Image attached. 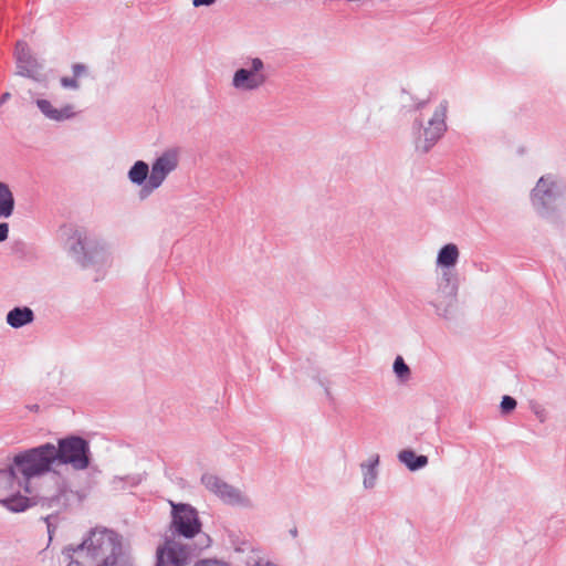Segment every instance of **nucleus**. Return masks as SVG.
<instances>
[{
    "label": "nucleus",
    "instance_id": "nucleus-1",
    "mask_svg": "<svg viewBox=\"0 0 566 566\" xmlns=\"http://www.w3.org/2000/svg\"><path fill=\"white\" fill-rule=\"evenodd\" d=\"M62 555L66 566H135L119 534L111 530H93L76 546H66Z\"/></svg>",
    "mask_w": 566,
    "mask_h": 566
},
{
    "label": "nucleus",
    "instance_id": "nucleus-2",
    "mask_svg": "<svg viewBox=\"0 0 566 566\" xmlns=\"http://www.w3.org/2000/svg\"><path fill=\"white\" fill-rule=\"evenodd\" d=\"M13 464L24 481V493L32 494L31 480L50 472L56 464L54 444L46 442L25 450L13 458Z\"/></svg>",
    "mask_w": 566,
    "mask_h": 566
},
{
    "label": "nucleus",
    "instance_id": "nucleus-3",
    "mask_svg": "<svg viewBox=\"0 0 566 566\" xmlns=\"http://www.w3.org/2000/svg\"><path fill=\"white\" fill-rule=\"evenodd\" d=\"M56 464L70 465L74 471L87 470L93 461L90 442L75 434L57 440L54 444Z\"/></svg>",
    "mask_w": 566,
    "mask_h": 566
},
{
    "label": "nucleus",
    "instance_id": "nucleus-4",
    "mask_svg": "<svg viewBox=\"0 0 566 566\" xmlns=\"http://www.w3.org/2000/svg\"><path fill=\"white\" fill-rule=\"evenodd\" d=\"M447 113L448 102L442 101L434 109L431 118L423 125L422 120L416 118L412 124L413 130L417 132L415 146L417 151L422 154L429 153L432 147L442 138L447 132Z\"/></svg>",
    "mask_w": 566,
    "mask_h": 566
},
{
    "label": "nucleus",
    "instance_id": "nucleus-5",
    "mask_svg": "<svg viewBox=\"0 0 566 566\" xmlns=\"http://www.w3.org/2000/svg\"><path fill=\"white\" fill-rule=\"evenodd\" d=\"M24 481L12 463L0 470V503L12 512H23L34 504L33 499L23 495Z\"/></svg>",
    "mask_w": 566,
    "mask_h": 566
},
{
    "label": "nucleus",
    "instance_id": "nucleus-6",
    "mask_svg": "<svg viewBox=\"0 0 566 566\" xmlns=\"http://www.w3.org/2000/svg\"><path fill=\"white\" fill-rule=\"evenodd\" d=\"M71 250L76 261L83 268H92L96 271V281L104 270L111 265L112 259L106 248L97 241L83 235L81 232L75 233V242L72 244Z\"/></svg>",
    "mask_w": 566,
    "mask_h": 566
},
{
    "label": "nucleus",
    "instance_id": "nucleus-7",
    "mask_svg": "<svg viewBox=\"0 0 566 566\" xmlns=\"http://www.w3.org/2000/svg\"><path fill=\"white\" fill-rule=\"evenodd\" d=\"M268 80L263 60L249 56L244 60L243 66L233 73L231 86L240 93H251L263 87Z\"/></svg>",
    "mask_w": 566,
    "mask_h": 566
},
{
    "label": "nucleus",
    "instance_id": "nucleus-8",
    "mask_svg": "<svg viewBox=\"0 0 566 566\" xmlns=\"http://www.w3.org/2000/svg\"><path fill=\"white\" fill-rule=\"evenodd\" d=\"M564 190V185L556 176H542L531 193L533 207L542 216L549 214L555 210V203Z\"/></svg>",
    "mask_w": 566,
    "mask_h": 566
},
{
    "label": "nucleus",
    "instance_id": "nucleus-9",
    "mask_svg": "<svg viewBox=\"0 0 566 566\" xmlns=\"http://www.w3.org/2000/svg\"><path fill=\"white\" fill-rule=\"evenodd\" d=\"M179 158L176 149H168L158 156L150 168V175L147 182L142 187L139 197L147 198L156 189H158L166 178L178 167Z\"/></svg>",
    "mask_w": 566,
    "mask_h": 566
},
{
    "label": "nucleus",
    "instance_id": "nucleus-10",
    "mask_svg": "<svg viewBox=\"0 0 566 566\" xmlns=\"http://www.w3.org/2000/svg\"><path fill=\"white\" fill-rule=\"evenodd\" d=\"M171 528L175 534L192 538L201 531L198 512L190 504L171 502Z\"/></svg>",
    "mask_w": 566,
    "mask_h": 566
},
{
    "label": "nucleus",
    "instance_id": "nucleus-11",
    "mask_svg": "<svg viewBox=\"0 0 566 566\" xmlns=\"http://www.w3.org/2000/svg\"><path fill=\"white\" fill-rule=\"evenodd\" d=\"M201 482L207 490L216 494L227 504L242 507L251 506V501L245 494L214 474L205 473L201 476Z\"/></svg>",
    "mask_w": 566,
    "mask_h": 566
},
{
    "label": "nucleus",
    "instance_id": "nucleus-12",
    "mask_svg": "<svg viewBox=\"0 0 566 566\" xmlns=\"http://www.w3.org/2000/svg\"><path fill=\"white\" fill-rule=\"evenodd\" d=\"M457 290V284L451 280L450 274L443 273L437 289L429 296V303L439 315L447 316L448 307L455 301Z\"/></svg>",
    "mask_w": 566,
    "mask_h": 566
},
{
    "label": "nucleus",
    "instance_id": "nucleus-13",
    "mask_svg": "<svg viewBox=\"0 0 566 566\" xmlns=\"http://www.w3.org/2000/svg\"><path fill=\"white\" fill-rule=\"evenodd\" d=\"M14 54L19 75L32 78L36 82L43 81L41 65L38 63L36 59L31 55L25 42L19 41L17 43Z\"/></svg>",
    "mask_w": 566,
    "mask_h": 566
},
{
    "label": "nucleus",
    "instance_id": "nucleus-14",
    "mask_svg": "<svg viewBox=\"0 0 566 566\" xmlns=\"http://www.w3.org/2000/svg\"><path fill=\"white\" fill-rule=\"evenodd\" d=\"M189 555L188 546L175 541H167L164 547L157 549L156 566H185Z\"/></svg>",
    "mask_w": 566,
    "mask_h": 566
},
{
    "label": "nucleus",
    "instance_id": "nucleus-15",
    "mask_svg": "<svg viewBox=\"0 0 566 566\" xmlns=\"http://www.w3.org/2000/svg\"><path fill=\"white\" fill-rule=\"evenodd\" d=\"M35 104L40 112L51 120L63 122L75 116L74 108L71 104H67L62 108H56L50 101L44 98L36 99Z\"/></svg>",
    "mask_w": 566,
    "mask_h": 566
},
{
    "label": "nucleus",
    "instance_id": "nucleus-16",
    "mask_svg": "<svg viewBox=\"0 0 566 566\" xmlns=\"http://www.w3.org/2000/svg\"><path fill=\"white\" fill-rule=\"evenodd\" d=\"M34 321V313L30 307H14L7 314V323L13 328H21Z\"/></svg>",
    "mask_w": 566,
    "mask_h": 566
},
{
    "label": "nucleus",
    "instance_id": "nucleus-17",
    "mask_svg": "<svg viewBox=\"0 0 566 566\" xmlns=\"http://www.w3.org/2000/svg\"><path fill=\"white\" fill-rule=\"evenodd\" d=\"M75 500H78L77 492L71 490L67 483L63 481L59 484L56 493L50 497V506L56 505L66 509Z\"/></svg>",
    "mask_w": 566,
    "mask_h": 566
},
{
    "label": "nucleus",
    "instance_id": "nucleus-18",
    "mask_svg": "<svg viewBox=\"0 0 566 566\" xmlns=\"http://www.w3.org/2000/svg\"><path fill=\"white\" fill-rule=\"evenodd\" d=\"M379 464V455L373 454L366 462L360 464V469L363 471L364 480L363 484L366 489H371L376 484V480L378 476L377 467Z\"/></svg>",
    "mask_w": 566,
    "mask_h": 566
},
{
    "label": "nucleus",
    "instance_id": "nucleus-19",
    "mask_svg": "<svg viewBox=\"0 0 566 566\" xmlns=\"http://www.w3.org/2000/svg\"><path fill=\"white\" fill-rule=\"evenodd\" d=\"M14 211V197L10 187L0 181V219H8Z\"/></svg>",
    "mask_w": 566,
    "mask_h": 566
},
{
    "label": "nucleus",
    "instance_id": "nucleus-20",
    "mask_svg": "<svg viewBox=\"0 0 566 566\" xmlns=\"http://www.w3.org/2000/svg\"><path fill=\"white\" fill-rule=\"evenodd\" d=\"M459 259V249L454 243L443 245L437 255V264L442 268L454 266Z\"/></svg>",
    "mask_w": 566,
    "mask_h": 566
},
{
    "label": "nucleus",
    "instance_id": "nucleus-21",
    "mask_svg": "<svg viewBox=\"0 0 566 566\" xmlns=\"http://www.w3.org/2000/svg\"><path fill=\"white\" fill-rule=\"evenodd\" d=\"M150 168L144 160H137L128 170L127 177L134 185L143 186L147 182Z\"/></svg>",
    "mask_w": 566,
    "mask_h": 566
},
{
    "label": "nucleus",
    "instance_id": "nucleus-22",
    "mask_svg": "<svg viewBox=\"0 0 566 566\" xmlns=\"http://www.w3.org/2000/svg\"><path fill=\"white\" fill-rule=\"evenodd\" d=\"M398 459L410 471H417L428 464V458L426 455H417L412 450L409 449L400 451Z\"/></svg>",
    "mask_w": 566,
    "mask_h": 566
},
{
    "label": "nucleus",
    "instance_id": "nucleus-23",
    "mask_svg": "<svg viewBox=\"0 0 566 566\" xmlns=\"http://www.w3.org/2000/svg\"><path fill=\"white\" fill-rule=\"evenodd\" d=\"M394 371L397 375V377L400 379H405V378L409 377L410 369L401 356L396 357V359L394 361Z\"/></svg>",
    "mask_w": 566,
    "mask_h": 566
},
{
    "label": "nucleus",
    "instance_id": "nucleus-24",
    "mask_svg": "<svg viewBox=\"0 0 566 566\" xmlns=\"http://www.w3.org/2000/svg\"><path fill=\"white\" fill-rule=\"evenodd\" d=\"M516 400L511 397V396H503L502 398V401H501V411L503 413H510L511 411H513L515 408H516Z\"/></svg>",
    "mask_w": 566,
    "mask_h": 566
},
{
    "label": "nucleus",
    "instance_id": "nucleus-25",
    "mask_svg": "<svg viewBox=\"0 0 566 566\" xmlns=\"http://www.w3.org/2000/svg\"><path fill=\"white\" fill-rule=\"evenodd\" d=\"M61 86L64 88L77 90L80 87L78 81L73 77L63 76L60 78Z\"/></svg>",
    "mask_w": 566,
    "mask_h": 566
},
{
    "label": "nucleus",
    "instance_id": "nucleus-26",
    "mask_svg": "<svg viewBox=\"0 0 566 566\" xmlns=\"http://www.w3.org/2000/svg\"><path fill=\"white\" fill-rule=\"evenodd\" d=\"M195 566H230L228 563L218 559H200Z\"/></svg>",
    "mask_w": 566,
    "mask_h": 566
},
{
    "label": "nucleus",
    "instance_id": "nucleus-27",
    "mask_svg": "<svg viewBox=\"0 0 566 566\" xmlns=\"http://www.w3.org/2000/svg\"><path fill=\"white\" fill-rule=\"evenodd\" d=\"M73 76L77 80L78 77L83 76L87 72L86 65L82 63H75L72 65Z\"/></svg>",
    "mask_w": 566,
    "mask_h": 566
},
{
    "label": "nucleus",
    "instance_id": "nucleus-28",
    "mask_svg": "<svg viewBox=\"0 0 566 566\" xmlns=\"http://www.w3.org/2000/svg\"><path fill=\"white\" fill-rule=\"evenodd\" d=\"M532 410L534 412V415L536 416V418L541 421V422H544L547 418V415H546V410L545 408H543L542 406L539 405H535L532 407Z\"/></svg>",
    "mask_w": 566,
    "mask_h": 566
},
{
    "label": "nucleus",
    "instance_id": "nucleus-29",
    "mask_svg": "<svg viewBox=\"0 0 566 566\" xmlns=\"http://www.w3.org/2000/svg\"><path fill=\"white\" fill-rule=\"evenodd\" d=\"M9 235V224L6 222L0 223V242H3L8 239Z\"/></svg>",
    "mask_w": 566,
    "mask_h": 566
},
{
    "label": "nucleus",
    "instance_id": "nucleus-30",
    "mask_svg": "<svg viewBox=\"0 0 566 566\" xmlns=\"http://www.w3.org/2000/svg\"><path fill=\"white\" fill-rule=\"evenodd\" d=\"M216 2H217V0H192V6L195 8L210 7V6L214 4Z\"/></svg>",
    "mask_w": 566,
    "mask_h": 566
},
{
    "label": "nucleus",
    "instance_id": "nucleus-31",
    "mask_svg": "<svg viewBox=\"0 0 566 566\" xmlns=\"http://www.w3.org/2000/svg\"><path fill=\"white\" fill-rule=\"evenodd\" d=\"M11 95L10 93L6 92L0 96V105H3L10 99Z\"/></svg>",
    "mask_w": 566,
    "mask_h": 566
},
{
    "label": "nucleus",
    "instance_id": "nucleus-32",
    "mask_svg": "<svg viewBox=\"0 0 566 566\" xmlns=\"http://www.w3.org/2000/svg\"><path fill=\"white\" fill-rule=\"evenodd\" d=\"M428 101H420L415 105L416 109H422L427 105Z\"/></svg>",
    "mask_w": 566,
    "mask_h": 566
},
{
    "label": "nucleus",
    "instance_id": "nucleus-33",
    "mask_svg": "<svg viewBox=\"0 0 566 566\" xmlns=\"http://www.w3.org/2000/svg\"><path fill=\"white\" fill-rule=\"evenodd\" d=\"M51 518H52V516L46 517L48 532H49V534H50V535L52 534V528H51V527H52Z\"/></svg>",
    "mask_w": 566,
    "mask_h": 566
},
{
    "label": "nucleus",
    "instance_id": "nucleus-34",
    "mask_svg": "<svg viewBox=\"0 0 566 566\" xmlns=\"http://www.w3.org/2000/svg\"><path fill=\"white\" fill-rule=\"evenodd\" d=\"M290 534L292 537H296L297 536V528L296 527H293L290 530Z\"/></svg>",
    "mask_w": 566,
    "mask_h": 566
},
{
    "label": "nucleus",
    "instance_id": "nucleus-35",
    "mask_svg": "<svg viewBox=\"0 0 566 566\" xmlns=\"http://www.w3.org/2000/svg\"><path fill=\"white\" fill-rule=\"evenodd\" d=\"M264 566H279V565H276V564H274V563H270V562H268Z\"/></svg>",
    "mask_w": 566,
    "mask_h": 566
},
{
    "label": "nucleus",
    "instance_id": "nucleus-36",
    "mask_svg": "<svg viewBox=\"0 0 566 566\" xmlns=\"http://www.w3.org/2000/svg\"><path fill=\"white\" fill-rule=\"evenodd\" d=\"M114 482H122V479L116 478Z\"/></svg>",
    "mask_w": 566,
    "mask_h": 566
}]
</instances>
